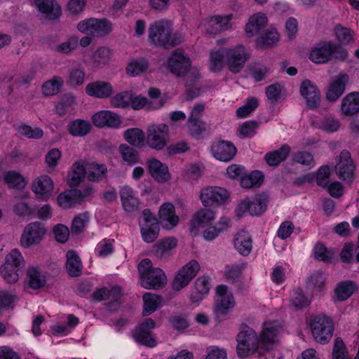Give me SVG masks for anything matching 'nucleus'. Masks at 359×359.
<instances>
[{"mask_svg":"<svg viewBox=\"0 0 359 359\" xmlns=\"http://www.w3.org/2000/svg\"><path fill=\"white\" fill-rule=\"evenodd\" d=\"M148 40L156 46L170 48L181 43L183 36L180 34L172 32V25L170 21L161 19L154 21L149 25Z\"/></svg>","mask_w":359,"mask_h":359,"instance_id":"nucleus-1","label":"nucleus"},{"mask_svg":"<svg viewBox=\"0 0 359 359\" xmlns=\"http://www.w3.org/2000/svg\"><path fill=\"white\" fill-rule=\"evenodd\" d=\"M348 52L332 41H323L316 43L310 51L309 59L316 64H325L332 59L345 60Z\"/></svg>","mask_w":359,"mask_h":359,"instance_id":"nucleus-2","label":"nucleus"},{"mask_svg":"<svg viewBox=\"0 0 359 359\" xmlns=\"http://www.w3.org/2000/svg\"><path fill=\"white\" fill-rule=\"evenodd\" d=\"M140 282L147 290H159L167 283V277L162 269L153 267L149 259H142L138 264Z\"/></svg>","mask_w":359,"mask_h":359,"instance_id":"nucleus-3","label":"nucleus"},{"mask_svg":"<svg viewBox=\"0 0 359 359\" xmlns=\"http://www.w3.org/2000/svg\"><path fill=\"white\" fill-rule=\"evenodd\" d=\"M236 341L237 354L241 358H245L255 353L262 356L266 352L256 332L250 327L241 331L237 335Z\"/></svg>","mask_w":359,"mask_h":359,"instance_id":"nucleus-4","label":"nucleus"},{"mask_svg":"<svg viewBox=\"0 0 359 359\" xmlns=\"http://www.w3.org/2000/svg\"><path fill=\"white\" fill-rule=\"evenodd\" d=\"M25 266V258L18 249H13L5 257L0 266V275L8 284L17 283L20 278L19 271Z\"/></svg>","mask_w":359,"mask_h":359,"instance_id":"nucleus-5","label":"nucleus"},{"mask_svg":"<svg viewBox=\"0 0 359 359\" xmlns=\"http://www.w3.org/2000/svg\"><path fill=\"white\" fill-rule=\"evenodd\" d=\"M312 335L315 341L321 344H327L332 339L334 332L332 320L324 315L315 316L310 323Z\"/></svg>","mask_w":359,"mask_h":359,"instance_id":"nucleus-6","label":"nucleus"},{"mask_svg":"<svg viewBox=\"0 0 359 359\" xmlns=\"http://www.w3.org/2000/svg\"><path fill=\"white\" fill-rule=\"evenodd\" d=\"M76 27L83 34L97 37L106 36L113 29V25L108 20L94 18L80 21Z\"/></svg>","mask_w":359,"mask_h":359,"instance_id":"nucleus-7","label":"nucleus"},{"mask_svg":"<svg viewBox=\"0 0 359 359\" xmlns=\"http://www.w3.org/2000/svg\"><path fill=\"white\" fill-rule=\"evenodd\" d=\"M225 62L229 70L238 73L243 68L250 58V54L243 45L238 44L233 47L224 48Z\"/></svg>","mask_w":359,"mask_h":359,"instance_id":"nucleus-8","label":"nucleus"},{"mask_svg":"<svg viewBox=\"0 0 359 359\" xmlns=\"http://www.w3.org/2000/svg\"><path fill=\"white\" fill-rule=\"evenodd\" d=\"M268 202L269 197L264 194L256 195L252 199L245 198L238 205L236 215L238 217L247 213L252 216L261 215L266 210Z\"/></svg>","mask_w":359,"mask_h":359,"instance_id":"nucleus-9","label":"nucleus"},{"mask_svg":"<svg viewBox=\"0 0 359 359\" xmlns=\"http://www.w3.org/2000/svg\"><path fill=\"white\" fill-rule=\"evenodd\" d=\"M169 140V128L165 123L152 124L147 128L146 144L151 149L160 151Z\"/></svg>","mask_w":359,"mask_h":359,"instance_id":"nucleus-10","label":"nucleus"},{"mask_svg":"<svg viewBox=\"0 0 359 359\" xmlns=\"http://www.w3.org/2000/svg\"><path fill=\"white\" fill-rule=\"evenodd\" d=\"M139 225L142 238L144 242L150 243L157 238L159 233L158 223L149 210L145 209L142 211V217L139 219Z\"/></svg>","mask_w":359,"mask_h":359,"instance_id":"nucleus-11","label":"nucleus"},{"mask_svg":"<svg viewBox=\"0 0 359 359\" xmlns=\"http://www.w3.org/2000/svg\"><path fill=\"white\" fill-rule=\"evenodd\" d=\"M46 233L45 226L39 222H32L27 224L21 236L20 245L22 248H28L38 245Z\"/></svg>","mask_w":359,"mask_h":359,"instance_id":"nucleus-12","label":"nucleus"},{"mask_svg":"<svg viewBox=\"0 0 359 359\" xmlns=\"http://www.w3.org/2000/svg\"><path fill=\"white\" fill-rule=\"evenodd\" d=\"M216 292L213 311L217 316H225L235 306V299L228 287L224 285L217 286Z\"/></svg>","mask_w":359,"mask_h":359,"instance_id":"nucleus-13","label":"nucleus"},{"mask_svg":"<svg viewBox=\"0 0 359 359\" xmlns=\"http://www.w3.org/2000/svg\"><path fill=\"white\" fill-rule=\"evenodd\" d=\"M229 197V193L219 187H208L201 191L200 198L204 206L221 205Z\"/></svg>","mask_w":359,"mask_h":359,"instance_id":"nucleus-14","label":"nucleus"},{"mask_svg":"<svg viewBox=\"0 0 359 359\" xmlns=\"http://www.w3.org/2000/svg\"><path fill=\"white\" fill-rule=\"evenodd\" d=\"M156 327L155 321L147 318L133 330V336L136 341L149 347H154L156 341L152 336L151 330Z\"/></svg>","mask_w":359,"mask_h":359,"instance_id":"nucleus-15","label":"nucleus"},{"mask_svg":"<svg viewBox=\"0 0 359 359\" xmlns=\"http://www.w3.org/2000/svg\"><path fill=\"white\" fill-rule=\"evenodd\" d=\"M200 270L198 262L194 259L185 264L176 275L172 283L175 290H180L186 287Z\"/></svg>","mask_w":359,"mask_h":359,"instance_id":"nucleus-16","label":"nucleus"},{"mask_svg":"<svg viewBox=\"0 0 359 359\" xmlns=\"http://www.w3.org/2000/svg\"><path fill=\"white\" fill-rule=\"evenodd\" d=\"M280 325L276 321L264 322L259 337L262 347L269 351L272 346L278 341V336L280 331Z\"/></svg>","mask_w":359,"mask_h":359,"instance_id":"nucleus-17","label":"nucleus"},{"mask_svg":"<svg viewBox=\"0 0 359 359\" xmlns=\"http://www.w3.org/2000/svg\"><path fill=\"white\" fill-rule=\"evenodd\" d=\"M32 190L37 198L47 201L52 196L54 182L48 175H40L33 180Z\"/></svg>","mask_w":359,"mask_h":359,"instance_id":"nucleus-18","label":"nucleus"},{"mask_svg":"<svg viewBox=\"0 0 359 359\" xmlns=\"http://www.w3.org/2000/svg\"><path fill=\"white\" fill-rule=\"evenodd\" d=\"M92 122L97 128H118L122 120L121 116L109 110H101L92 116Z\"/></svg>","mask_w":359,"mask_h":359,"instance_id":"nucleus-19","label":"nucleus"},{"mask_svg":"<svg viewBox=\"0 0 359 359\" xmlns=\"http://www.w3.org/2000/svg\"><path fill=\"white\" fill-rule=\"evenodd\" d=\"M335 169L337 176L342 180L350 182L353 179L355 166L349 151L344 150L340 153Z\"/></svg>","mask_w":359,"mask_h":359,"instance_id":"nucleus-20","label":"nucleus"},{"mask_svg":"<svg viewBox=\"0 0 359 359\" xmlns=\"http://www.w3.org/2000/svg\"><path fill=\"white\" fill-rule=\"evenodd\" d=\"M169 69L180 76L184 75L190 69L191 62L180 50H175L168 61Z\"/></svg>","mask_w":359,"mask_h":359,"instance_id":"nucleus-21","label":"nucleus"},{"mask_svg":"<svg viewBox=\"0 0 359 359\" xmlns=\"http://www.w3.org/2000/svg\"><path fill=\"white\" fill-rule=\"evenodd\" d=\"M300 93L311 109L318 107L320 102V93L316 85L310 80H304L300 86Z\"/></svg>","mask_w":359,"mask_h":359,"instance_id":"nucleus-22","label":"nucleus"},{"mask_svg":"<svg viewBox=\"0 0 359 359\" xmlns=\"http://www.w3.org/2000/svg\"><path fill=\"white\" fill-rule=\"evenodd\" d=\"M85 90L88 95L99 99L109 98L114 93L111 83L104 81L89 83L86 85Z\"/></svg>","mask_w":359,"mask_h":359,"instance_id":"nucleus-23","label":"nucleus"},{"mask_svg":"<svg viewBox=\"0 0 359 359\" xmlns=\"http://www.w3.org/2000/svg\"><path fill=\"white\" fill-rule=\"evenodd\" d=\"M211 151L216 159L227 162L235 156L236 148L230 142L219 141L212 145Z\"/></svg>","mask_w":359,"mask_h":359,"instance_id":"nucleus-24","label":"nucleus"},{"mask_svg":"<svg viewBox=\"0 0 359 359\" xmlns=\"http://www.w3.org/2000/svg\"><path fill=\"white\" fill-rule=\"evenodd\" d=\"M349 76L345 73H340L330 83L326 93V99L330 102L337 101L345 91V86Z\"/></svg>","mask_w":359,"mask_h":359,"instance_id":"nucleus-25","label":"nucleus"},{"mask_svg":"<svg viewBox=\"0 0 359 359\" xmlns=\"http://www.w3.org/2000/svg\"><path fill=\"white\" fill-rule=\"evenodd\" d=\"M148 168L151 177L158 183H165L171 178L167 165L156 158L147 161Z\"/></svg>","mask_w":359,"mask_h":359,"instance_id":"nucleus-26","label":"nucleus"},{"mask_svg":"<svg viewBox=\"0 0 359 359\" xmlns=\"http://www.w3.org/2000/svg\"><path fill=\"white\" fill-rule=\"evenodd\" d=\"M88 160L82 159L75 161L68 174V184L71 187H78L87 176Z\"/></svg>","mask_w":359,"mask_h":359,"instance_id":"nucleus-27","label":"nucleus"},{"mask_svg":"<svg viewBox=\"0 0 359 359\" xmlns=\"http://www.w3.org/2000/svg\"><path fill=\"white\" fill-rule=\"evenodd\" d=\"M120 198L123 209L128 212H133L138 210L139 199L137 193L130 187L123 186L121 188Z\"/></svg>","mask_w":359,"mask_h":359,"instance_id":"nucleus-28","label":"nucleus"},{"mask_svg":"<svg viewBox=\"0 0 359 359\" xmlns=\"http://www.w3.org/2000/svg\"><path fill=\"white\" fill-rule=\"evenodd\" d=\"M233 245L239 254L243 256L248 255L252 249L251 236L246 231L238 232L233 238Z\"/></svg>","mask_w":359,"mask_h":359,"instance_id":"nucleus-29","label":"nucleus"},{"mask_svg":"<svg viewBox=\"0 0 359 359\" xmlns=\"http://www.w3.org/2000/svg\"><path fill=\"white\" fill-rule=\"evenodd\" d=\"M38 9L48 19H55L61 15V8L55 0H34Z\"/></svg>","mask_w":359,"mask_h":359,"instance_id":"nucleus-30","label":"nucleus"},{"mask_svg":"<svg viewBox=\"0 0 359 359\" xmlns=\"http://www.w3.org/2000/svg\"><path fill=\"white\" fill-rule=\"evenodd\" d=\"M159 217L168 229L175 226L179 222V217L175 214V207L172 203L163 204L159 209Z\"/></svg>","mask_w":359,"mask_h":359,"instance_id":"nucleus-31","label":"nucleus"},{"mask_svg":"<svg viewBox=\"0 0 359 359\" xmlns=\"http://www.w3.org/2000/svg\"><path fill=\"white\" fill-rule=\"evenodd\" d=\"M341 110L346 116H353L359 111V93L353 92L346 95L342 100Z\"/></svg>","mask_w":359,"mask_h":359,"instance_id":"nucleus-32","label":"nucleus"},{"mask_svg":"<svg viewBox=\"0 0 359 359\" xmlns=\"http://www.w3.org/2000/svg\"><path fill=\"white\" fill-rule=\"evenodd\" d=\"M143 316H147L155 312L159 308L162 303V297L161 295L151 292H146L143 297Z\"/></svg>","mask_w":359,"mask_h":359,"instance_id":"nucleus-33","label":"nucleus"},{"mask_svg":"<svg viewBox=\"0 0 359 359\" xmlns=\"http://www.w3.org/2000/svg\"><path fill=\"white\" fill-rule=\"evenodd\" d=\"M112 52L107 47H100L91 55L92 65L95 68L105 66L111 60Z\"/></svg>","mask_w":359,"mask_h":359,"instance_id":"nucleus-34","label":"nucleus"},{"mask_svg":"<svg viewBox=\"0 0 359 359\" xmlns=\"http://www.w3.org/2000/svg\"><path fill=\"white\" fill-rule=\"evenodd\" d=\"M267 18L264 14L257 13L249 19L245 27V32L249 37L255 36L259 31L266 25Z\"/></svg>","mask_w":359,"mask_h":359,"instance_id":"nucleus-35","label":"nucleus"},{"mask_svg":"<svg viewBox=\"0 0 359 359\" xmlns=\"http://www.w3.org/2000/svg\"><path fill=\"white\" fill-rule=\"evenodd\" d=\"M356 290L357 285L353 281H341L337 285L334 294L338 301H344L348 299Z\"/></svg>","mask_w":359,"mask_h":359,"instance_id":"nucleus-36","label":"nucleus"},{"mask_svg":"<svg viewBox=\"0 0 359 359\" xmlns=\"http://www.w3.org/2000/svg\"><path fill=\"white\" fill-rule=\"evenodd\" d=\"M124 138L127 142L135 147L142 148L146 144L144 133L137 128L126 130L124 132Z\"/></svg>","mask_w":359,"mask_h":359,"instance_id":"nucleus-37","label":"nucleus"},{"mask_svg":"<svg viewBox=\"0 0 359 359\" xmlns=\"http://www.w3.org/2000/svg\"><path fill=\"white\" fill-rule=\"evenodd\" d=\"M80 192L78 190L65 191L58 195L57 198V204L62 209L72 208L76 204Z\"/></svg>","mask_w":359,"mask_h":359,"instance_id":"nucleus-38","label":"nucleus"},{"mask_svg":"<svg viewBox=\"0 0 359 359\" xmlns=\"http://www.w3.org/2000/svg\"><path fill=\"white\" fill-rule=\"evenodd\" d=\"M290 152V147L285 144L279 149L267 153L265 155V161L270 166H277L285 161Z\"/></svg>","mask_w":359,"mask_h":359,"instance_id":"nucleus-39","label":"nucleus"},{"mask_svg":"<svg viewBox=\"0 0 359 359\" xmlns=\"http://www.w3.org/2000/svg\"><path fill=\"white\" fill-rule=\"evenodd\" d=\"M107 169L105 165L88 161L87 178L90 182L99 181L106 177Z\"/></svg>","mask_w":359,"mask_h":359,"instance_id":"nucleus-40","label":"nucleus"},{"mask_svg":"<svg viewBox=\"0 0 359 359\" xmlns=\"http://www.w3.org/2000/svg\"><path fill=\"white\" fill-rule=\"evenodd\" d=\"M27 276L28 285L33 289H39L46 284V276L37 267L31 266L28 268L27 271Z\"/></svg>","mask_w":359,"mask_h":359,"instance_id":"nucleus-41","label":"nucleus"},{"mask_svg":"<svg viewBox=\"0 0 359 359\" xmlns=\"http://www.w3.org/2000/svg\"><path fill=\"white\" fill-rule=\"evenodd\" d=\"M66 268L69 276L72 277L79 276L81 273L82 264L77 254L69 250L67 252Z\"/></svg>","mask_w":359,"mask_h":359,"instance_id":"nucleus-42","label":"nucleus"},{"mask_svg":"<svg viewBox=\"0 0 359 359\" xmlns=\"http://www.w3.org/2000/svg\"><path fill=\"white\" fill-rule=\"evenodd\" d=\"M149 69V62L144 58L133 59L130 61L126 68L128 76L135 77L145 73Z\"/></svg>","mask_w":359,"mask_h":359,"instance_id":"nucleus-43","label":"nucleus"},{"mask_svg":"<svg viewBox=\"0 0 359 359\" xmlns=\"http://www.w3.org/2000/svg\"><path fill=\"white\" fill-rule=\"evenodd\" d=\"M132 107L135 109H140L142 108H147V109L156 110L161 108L165 102L161 99L156 102L155 104L152 102H149L146 97L142 96L133 97L131 94V101L130 102Z\"/></svg>","mask_w":359,"mask_h":359,"instance_id":"nucleus-44","label":"nucleus"},{"mask_svg":"<svg viewBox=\"0 0 359 359\" xmlns=\"http://www.w3.org/2000/svg\"><path fill=\"white\" fill-rule=\"evenodd\" d=\"M215 219V212L210 209H201L194 216L191 220L192 226L196 228L204 226Z\"/></svg>","mask_w":359,"mask_h":359,"instance_id":"nucleus-45","label":"nucleus"},{"mask_svg":"<svg viewBox=\"0 0 359 359\" xmlns=\"http://www.w3.org/2000/svg\"><path fill=\"white\" fill-rule=\"evenodd\" d=\"M90 130V123L82 119H76L68 126L69 133L75 137H83L89 133Z\"/></svg>","mask_w":359,"mask_h":359,"instance_id":"nucleus-46","label":"nucleus"},{"mask_svg":"<svg viewBox=\"0 0 359 359\" xmlns=\"http://www.w3.org/2000/svg\"><path fill=\"white\" fill-rule=\"evenodd\" d=\"M4 181L11 188L20 189L27 184L25 177L16 171H7L3 175Z\"/></svg>","mask_w":359,"mask_h":359,"instance_id":"nucleus-47","label":"nucleus"},{"mask_svg":"<svg viewBox=\"0 0 359 359\" xmlns=\"http://www.w3.org/2000/svg\"><path fill=\"white\" fill-rule=\"evenodd\" d=\"M203 170L201 165L191 163L184 167L182 171V178L184 182L192 183L198 181L202 175Z\"/></svg>","mask_w":359,"mask_h":359,"instance_id":"nucleus-48","label":"nucleus"},{"mask_svg":"<svg viewBox=\"0 0 359 359\" xmlns=\"http://www.w3.org/2000/svg\"><path fill=\"white\" fill-rule=\"evenodd\" d=\"M64 81L60 76H54L46 81L42 86V93L46 96L56 95L61 89Z\"/></svg>","mask_w":359,"mask_h":359,"instance_id":"nucleus-49","label":"nucleus"},{"mask_svg":"<svg viewBox=\"0 0 359 359\" xmlns=\"http://www.w3.org/2000/svg\"><path fill=\"white\" fill-rule=\"evenodd\" d=\"M334 34L339 43L348 45L353 42L354 33L348 27L337 25L333 29Z\"/></svg>","mask_w":359,"mask_h":359,"instance_id":"nucleus-50","label":"nucleus"},{"mask_svg":"<svg viewBox=\"0 0 359 359\" xmlns=\"http://www.w3.org/2000/svg\"><path fill=\"white\" fill-rule=\"evenodd\" d=\"M264 181V175L261 171L255 170L250 175L241 177V185L245 189L259 187Z\"/></svg>","mask_w":359,"mask_h":359,"instance_id":"nucleus-51","label":"nucleus"},{"mask_svg":"<svg viewBox=\"0 0 359 359\" xmlns=\"http://www.w3.org/2000/svg\"><path fill=\"white\" fill-rule=\"evenodd\" d=\"M177 245V241L174 238H167L158 242L154 246V252L158 257H163Z\"/></svg>","mask_w":359,"mask_h":359,"instance_id":"nucleus-52","label":"nucleus"},{"mask_svg":"<svg viewBox=\"0 0 359 359\" xmlns=\"http://www.w3.org/2000/svg\"><path fill=\"white\" fill-rule=\"evenodd\" d=\"M306 283L309 288L320 292L323 289L325 284V276L320 271H313L308 277Z\"/></svg>","mask_w":359,"mask_h":359,"instance_id":"nucleus-53","label":"nucleus"},{"mask_svg":"<svg viewBox=\"0 0 359 359\" xmlns=\"http://www.w3.org/2000/svg\"><path fill=\"white\" fill-rule=\"evenodd\" d=\"M225 54L224 48L218 50H213L210 54V69L212 72H219L222 69Z\"/></svg>","mask_w":359,"mask_h":359,"instance_id":"nucleus-54","label":"nucleus"},{"mask_svg":"<svg viewBox=\"0 0 359 359\" xmlns=\"http://www.w3.org/2000/svg\"><path fill=\"white\" fill-rule=\"evenodd\" d=\"M292 161L294 163L306 167L308 169L312 168L316 165L313 155L305 151H299L294 153L292 155Z\"/></svg>","mask_w":359,"mask_h":359,"instance_id":"nucleus-55","label":"nucleus"},{"mask_svg":"<svg viewBox=\"0 0 359 359\" xmlns=\"http://www.w3.org/2000/svg\"><path fill=\"white\" fill-rule=\"evenodd\" d=\"M279 40V34L276 29L266 30L257 40V43L261 47L274 45Z\"/></svg>","mask_w":359,"mask_h":359,"instance_id":"nucleus-56","label":"nucleus"},{"mask_svg":"<svg viewBox=\"0 0 359 359\" xmlns=\"http://www.w3.org/2000/svg\"><path fill=\"white\" fill-rule=\"evenodd\" d=\"M79 44V37L73 35L69 37L65 41L57 45L55 50L61 54L68 55L74 50Z\"/></svg>","mask_w":359,"mask_h":359,"instance_id":"nucleus-57","label":"nucleus"},{"mask_svg":"<svg viewBox=\"0 0 359 359\" xmlns=\"http://www.w3.org/2000/svg\"><path fill=\"white\" fill-rule=\"evenodd\" d=\"M86 73L82 68H72L69 73L67 83L73 87L82 86L85 81Z\"/></svg>","mask_w":359,"mask_h":359,"instance_id":"nucleus-58","label":"nucleus"},{"mask_svg":"<svg viewBox=\"0 0 359 359\" xmlns=\"http://www.w3.org/2000/svg\"><path fill=\"white\" fill-rule=\"evenodd\" d=\"M290 303L296 309H302L307 306L309 302L303 291L299 288H296L290 294Z\"/></svg>","mask_w":359,"mask_h":359,"instance_id":"nucleus-59","label":"nucleus"},{"mask_svg":"<svg viewBox=\"0 0 359 359\" xmlns=\"http://www.w3.org/2000/svg\"><path fill=\"white\" fill-rule=\"evenodd\" d=\"M188 133L194 138H199L206 130V125L202 120H187Z\"/></svg>","mask_w":359,"mask_h":359,"instance_id":"nucleus-60","label":"nucleus"},{"mask_svg":"<svg viewBox=\"0 0 359 359\" xmlns=\"http://www.w3.org/2000/svg\"><path fill=\"white\" fill-rule=\"evenodd\" d=\"M17 300L18 297L14 292L7 290L0 291V311L13 309Z\"/></svg>","mask_w":359,"mask_h":359,"instance_id":"nucleus-61","label":"nucleus"},{"mask_svg":"<svg viewBox=\"0 0 359 359\" xmlns=\"http://www.w3.org/2000/svg\"><path fill=\"white\" fill-rule=\"evenodd\" d=\"M259 105V101L255 97H250L248 98L245 104L240 107L236 110V115L238 117L241 118H243L250 115L255 109L257 108Z\"/></svg>","mask_w":359,"mask_h":359,"instance_id":"nucleus-62","label":"nucleus"},{"mask_svg":"<svg viewBox=\"0 0 359 359\" xmlns=\"http://www.w3.org/2000/svg\"><path fill=\"white\" fill-rule=\"evenodd\" d=\"M119 151L123 160L128 164L133 165L139 161L137 151L129 146L125 144H121L119 147Z\"/></svg>","mask_w":359,"mask_h":359,"instance_id":"nucleus-63","label":"nucleus"},{"mask_svg":"<svg viewBox=\"0 0 359 359\" xmlns=\"http://www.w3.org/2000/svg\"><path fill=\"white\" fill-rule=\"evenodd\" d=\"M89 222V215L83 212L74 217L72 222V231L74 233H79L84 231Z\"/></svg>","mask_w":359,"mask_h":359,"instance_id":"nucleus-64","label":"nucleus"}]
</instances>
